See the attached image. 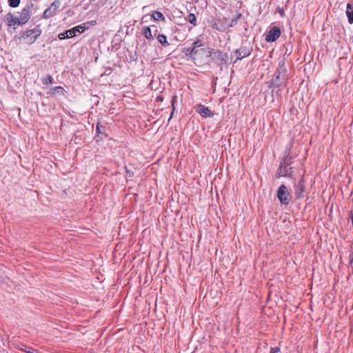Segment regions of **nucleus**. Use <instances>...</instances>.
<instances>
[{
	"label": "nucleus",
	"instance_id": "obj_1",
	"mask_svg": "<svg viewBox=\"0 0 353 353\" xmlns=\"http://www.w3.org/2000/svg\"><path fill=\"white\" fill-rule=\"evenodd\" d=\"M285 61L283 60L279 61L277 70L275 74V83L278 85H285Z\"/></svg>",
	"mask_w": 353,
	"mask_h": 353
},
{
	"label": "nucleus",
	"instance_id": "obj_2",
	"mask_svg": "<svg viewBox=\"0 0 353 353\" xmlns=\"http://www.w3.org/2000/svg\"><path fill=\"white\" fill-rule=\"evenodd\" d=\"M41 31L39 29L34 28L32 30H28L21 37L23 41L27 44H32L40 36Z\"/></svg>",
	"mask_w": 353,
	"mask_h": 353
},
{
	"label": "nucleus",
	"instance_id": "obj_3",
	"mask_svg": "<svg viewBox=\"0 0 353 353\" xmlns=\"http://www.w3.org/2000/svg\"><path fill=\"white\" fill-rule=\"evenodd\" d=\"M33 5L30 3L26 5L21 10L19 17H18V26L26 24L30 18L31 11L32 10Z\"/></svg>",
	"mask_w": 353,
	"mask_h": 353
},
{
	"label": "nucleus",
	"instance_id": "obj_4",
	"mask_svg": "<svg viewBox=\"0 0 353 353\" xmlns=\"http://www.w3.org/2000/svg\"><path fill=\"white\" fill-rule=\"evenodd\" d=\"M277 197L282 204L288 205L290 201V194L285 185H281L277 191Z\"/></svg>",
	"mask_w": 353,
	"mask_h": 353
},
{
	"label": "nucleus",
	"instance_id": "obj_5",
	"mask_svg": "<svg viewBox=\"0 0 353 353\" xmlns=\"http://www.w3.org/2000/svg\"><path fill=\"white\" fill-rule=\"evenodd\" d=\"M60 6L59 1H54L48 8H47L43 14V17L44 19H48L51 17H52L57 12V9L59 8Z\"/></svg>",
	"mask_w": 353,
	"mask_h": 353
},
{
	"label": "nucleus",
	"instance_id": "obj_6",
	"mask_svg": "<svg viewBox=\"0 0 353 353\" xmlns=\"http://www.w3.org/2000/svg\"><path fill=\"white\" fill-rule=\"evenodd\" d=\"M281 35L280 28L278 27L272 28L266 34L265 40L268 42L275 41Z\"/></svg>",
	"mask_w": 353,
	"mask_h": 353
},
{
	"label": "nucleus",
	"instance_id": "obj_7",
	"mask_svg": "<svg viewBox=\"0 0 353 353\" xmlns=\"http://www.w3.org/2000/svg\"><path fill=\"white\" fill-rule=\"evenodd\" d=\"M196 112L200 114L203 117H211L213 116V113L208 107L203 105L199 104L196 107Z\"/></svg>",
	"mask_w": 353,
	"mask_h": 353
},
{
	"label": "nucleus",
	"instance_id": "obj_8",
	"mask_svg": "<svg viewBox=\"0 0 353 353\" xmlns=\"http://www.w3.org/2000/svg\"><path fill=\"white\" fill-rule=\"evenodd\" d=\"M295 195L296 199H300L303 196V193L305 191L303 179L301 178L297 183L295 184Z\"/></svg>",
	"mask_w": 353,
	"mask_h": 353
},
{
	"label": "nucleus",
	"instance_id": "obj_9",
	"mask_svg": "<svg viewBox=\"0 0 353 353\" xmlns=\"http://www.w3.org/2000/svg\"><path fill=\"white\" fill-rule=\"evenodd\" d=\"M291 168L285 163H281L280 164L279 168L278 170V175L279 176H285L288 175H290L291 174Z\"/></svg>",
	"mask_w": 353,
	"mask_h": 353
},
{
	"label": "nucleus",
	"instance_id": "obj_10",
	"mask_svg": "<svg viewBox=\"0 0 353 353\" xmlns=\"http://www.w3.org/2000/svg\"><path fill=\"white\" fill-rule=\"evenodd\" d=\"M86 29L85 23L77 26L72 29L68 30V33L71 37L76 36L77 33L83 32ZM68 35V34H67Z\"/></svg>",
	"mask_w": 353,
	"mask_h": 353
},
{
	"label": "nucleus",
	"instance_id": "obj_11",
	"mask_svg": "<svg viewBox=\"0 0 353 353\" xmlns=\"http://www.w3.org/2000/svg\"><path fill=\"white\" fill-rule=\"evenodd\" d=\"M6 21L8 26H14L18 25L19 19L12 13H8L6 17Z\"/></svg>",
	"mask_w": 353,
	"mask_h": 353
},
{
	"label": "nucleus",
	"instance_id": "obj_12",
	"mask_svg": "<svg viewBox=\"0 0 353 353\" xmlns=\"http://www.w3.org/2000/svg\"><path fill=\"white\" fill-rule=\"evenodd\" d=\"M346 15L347 17L348 22L350 24L353 23V4L347 3Z\"/></svg>",
	"mask_w": 353,
	"mask_h": 353
},
{
	"label": "nucleus",
	"instance_id": "obj_13",
	"mask_svg": "<svg viewBox=\"0 0 353 353\" xmlns=\"http://www.w3.org/2000/svg\"><path fill=\"white\" fill-rule=\"evenodd\" d=\"M142 32L144 35V37L147 39H152L153 38V36H152V31L150 30V28L148 27V26H144L143 28H142Z\"/></svg>",
	"mask_w": 353,
	"mask_h": 353
},
{
	"label": "nucleus",
	"instance_id": "obj_14",
	"mask_svg": "<svg viewBox=\"0 0 353 353\" xmlns=\"http://www.w3.org/2000/svg\"><path fill=\"white\" fill-rule=\"evenodd\" d=\"M236 56L238 59H241L249 55L250 52L247 50H237L236 52Z\"/></svg>",
	"mask_w": 353,
	"mask_h": 353
},
{
	"label": "nucleus",
	"instance_id": "obj_15",
	"mask_svg": "<svg viewBox=\"0 0 353 353\" xmlns=\"http://www.w3.org/2000/svg\"><path fill=\"white\" fill-rule=\"evenodd\" d=\"M151 17L154 21H165V17L163 15V14L159 11H154Z\"/></svg>",
	"mask_w": 353,
	"mask_h": 353
},
{
	"label": "nucleus",
	"instance_id": "obj_16",
	"mask_svg": "<svg viewBox=\"0 0 353 353\" xmlns=\"http://www.w3.org/2000/svg\"><path fill=\"white\" fill-rule=\"evenodd\" d=\"M157 40L161 44H162L164 46H168L169 45L167 41V38L164 34H159L157 36Z\"/></svg>",
	"mask_w": 353,
	"mask_h": 353
},
{
	"label": "nucleus",
	"instance_id": "obj_17",
	"mask_svg": "<svg viewBox=\"0 0 353 353\" xmlns=\"http://www.w3.org/2000/svg\"><path fill=\"white\" fill-rule=\"evenodd\" d=\"M188 20L191 24L194 25V26H196V18L194 14H189L188 16Z\"/></svg>",
	"mask_w": 353,
	"mask_h": 353
},
{
	"label": "nucleus",
	"instance_id": "obj_18",
	"mask_svg": "<svg viewBox=\"0 0 353 353\" xmlns=\"http://www.w3.org/2000/svg\"><path fill=\"white\" fill-rule=\"evenodd\" d=\"M52 81H53V79H52V76H50V75H47L46 77H45L42 79V82L45 85L52 83Z\"/></svg>",
	"mask_w": 353,
	"mask_h": 353
},
{
	"label": "nucleus",
	"instance_id": "obj_19",
	"mask_svg": "<svg viewBox=\"0 0 353 353\" xmlns=\"http://www.w3.org/2000/svg\"><path fill=\"white\" fill-rule=\"evenodd\" d=\"M184 52L185 53V54L187 56L194 57V48H191V47L187 48L184 50Z\"/></svg>",
	"mask_w": 353,
	"mask_h": 353
},
{
	"label": "nucleus",
	"instance_id": "obj_20",
	"mask_svg": "<svg viewBox=\"0 0 353 353\" xmlns=\"http://www.w3.org/2000/svg\"><path fill=\"white\" fill-rule=\"evenodd\" d=\"M9 6L12 8L17 7L20 3V0H8Z\"/></svg>",
	"mask_w": 353,
	"mask_h": 353
},
{
	"label": "nucleus",
	"instance_id": "obj_21",
	"mask_svg": "<svg viewBox=\"0 0 353 353\" xmlns=\"http://www.w3.org/2000/svg\"><path fill=\"white\" fill-rule=\"evenodd\" d=\"M67 34H68V30L65 31L64 32L60 33L59 34V38L60 39H64L66 38H72L70 35H68Z\"/></svg>",
	"mask_w": 353,
	"mask_h": 353
},
{
	"label": "nucleus",
	"instance_id": "obj_22",
	"mask_svg": "<svg viewBox=\"0 0 353 353\" xmlns=\"http://www.w3.org/2000/svg\"><path fill=\"white\" fill-rule=\"evenodd\" d=\"M241 17V14H239L236 19H233L232 21H231V23L230 25H228V27H232L234 25H236V23H237V21L238 19H239V17Z\"/></svg>",
	"mask_w": 353,
	"mask_h": 353
},
{
	"label": "nucleus",
	"instance_id": "obj_23",
	"mask_svg": "<svg viewBox=\"0 0 353 353\" xmlns=\"http://www.w3.org/2000/svg\"><path fill=\"white\" fill-rule=\"evenodd\" d=\"M54 91H57V92H61L63 93L64 92V89L61 86H56L53 88Z\"/></svg>",
	"mask_w": 353,
	"mask_h": 353
},
{
	"label": "nucleus",
	"instance_id": "obj_24",
	"mask_svg": "<svg viewBox=\"0 0 353 353\" xmlns=\"http://www.w3.org/2000/svg\"><path fill=\"white\" fill-rule=\"evenodd\" d=\"M280 351V348L279 347H272L270 350V353H277Z\"/></svg>",
	"mask_w": 353,
	"mask_h": 353
},
{
	"label": "nucleus",
	"instance_id": "obj_25",
	"mask_svg": "<svg viewBox=\"0 0 353 353\" xmlns=\"http://www.w3.org/2000/svg\"><path fill=\"white\" fill-rule=\"evenodd\" d=\"M277 12L281 14V17H283L285 16V12H284L283 8H278Z\"/></svg>",
	"mask_w": 353,
	"mask_h": 353
},
{
	"label": "nucleus",
	"instance_id": "obj_26",
	"mask_svg": "<svg viewBox=\"0 0 353 353\" xmlns=\"http://www.w3.org/2000/svg\"><path fill=\"white\" fill-rule=\"evenodd\" d=\"M202 46V43L200 41H196L193 43V46H196V48L200 47Z\"/></svg>",
	"mask_w": 353,
	"mask_h": 353
},
{
	"label": "nucleus",
	"instance_id": "obj_27",
	"mask_svg": "<svg viewBox=\"0 0 353 353\" xmlns=\"http://www.w3.org/2000/svg\"><path fill=\"white\" fill-rule=\"evenodd\" d=\"M191 48H194V57L193 58L194 59L196 55L199 52V49H197V48H196V46H192V47H191Z\"/></svg>",
	"mask_w": 353,
	"mask_h": 353
},
{
	"label": "nucleus",
	"instance_id": "obj_28",
	"mask_svg": "<svg viewBox=\"0 0 353 353\" xmlns=\"http://www.w3.org/2000/svg\"><path fill=\"white\" fill-rule=\"evenodd\" d=\"M126 174L128 177H132L133 176V172L130 170H126Z\"/></svg>",
	"mask_w": 353,
	"mask_h": 353
},
{
	"label": "nucleus",
	"instance_id": "obj_29",
	"mask_svg": "<svg viewBox=\"0 0 353 353\" xmlns=\"http://www.w3.org/2000/svg\"><path fill=\"white\" fill-rule=\"evenodd\" d=\"M351 220H352V223L353 225V213L352 212L351 213Z\"/></svg>",
	"mask_w": 353,
	"mask_h": 353
},
{
	"label": "nucleus",
	"instance_id": "obj_30",
	"mask_svg": "<svg viewBox=\"0 0 353 353\" xmlns=\"http://www.w3.org/2000/svg\"><path fill=\"white\" fill-rule=\"evenodd\" d=\"M217 30H225V28H216Z\"/></svg>",
	"mask_w": 353,
	"mask_h": 353
},
{
	"label": "nucleus",
	"instance_id": "obj_31",
	"mask_svg": "<svg viewBox=\"0 0 353 353\" xmlns=\"http://www.w3.org/2000/svg\"><path fill=\"white\" fill-rule=\"evenodd\" d=\"M158 99H159V100H160V101H161V100H162V98H161V97H158Z\"/></svg>",
	"mask_w": 353,
	"mask_h": 353
},
{
	"label": "nucleus",
	"instance_id": "obj_32",
	"mask_svg": "<svg viewBox=\"0 0 353 353\" xmlns=\"http://www.w3.org/2000/svg\"><path fill=\"white\" fill-rule=\"evenodd\" d=\"M146 17H147V15H145V16H143V18H142V19H145Z\"/></svg>",
	"mask_w": 353,
	"mask_h": 353
}]
</instances>
